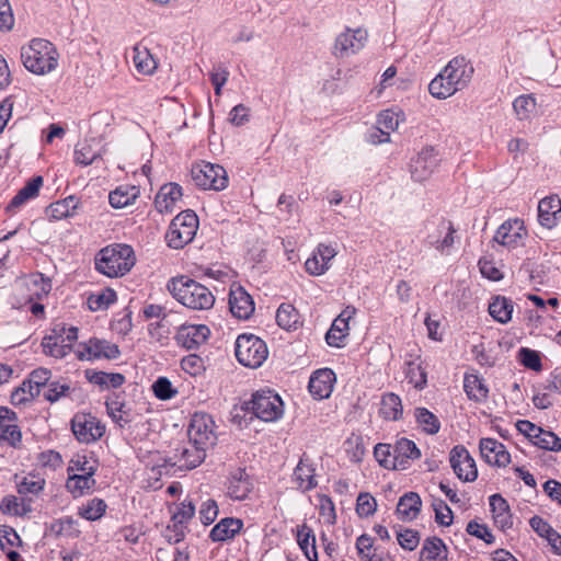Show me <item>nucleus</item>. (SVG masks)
Segmentation results:
<instances>
[{
    "mask_svg": "<svg viewBox=\"0 0 561 561\" xmlns=\"http://www.w3.org/2000/svg\"><path fill=\"white\" fill-rule=\"evenodd\" d=\"M167 288L173 298L192 310H208L215 304V296L203 284L187 276L171 278Z\"/></svg>",
    "mask_w": 561,
    "mask_h": 561,
    "instance_id": "obj_1",
    "label": "nucleus"
},
{
    "mask_svg": "<svg viewBox=\"0 0 561 561\" xmlns=\"http://www.w3.org/2000/svg\"><path fill=\"white\" fill-rule=\"evenodd\" d=\"M59 54L55 46L44 38H34L21 48L23 66L34 75L44 76L58 66Z\"/></svg>",
    "mask_w": 561,
    "mask_h": 561,
    "instance_id": "obj_2",
    "label": "nucleus"
},
{
    "mask_svg": "<svg viewBox=\"0 0 561 561\" xmlns=\"http://www.w3.org/2000/svg\"><path fill=\"white\" fill-rule=\"evenodd\" d=\"M136 256L130 245L115 243L102 249L95 257V268L107 277H119L135 265Z\"/></svg>",
    "mask_w": 561,
    "mask_h": 561,
    "instance_id": "obj_3",
    "label": "nucleus"
},
{
    "mask_svg": "<svg viewBox=\"0 0 561 561\" xmlns=\"http://www.w3.org/2000/svg\"><path fill=\"white\" fill-rule=\"evenodd\" d=\"M198 218L193 210H185L179 214L171 221L165 234L169 247L182 249L190 243L197 231Z\"/></svg>",
    "mask_w": 561,
    "mask_h": 561,
    "instance_id": "obj_4",
    "label": "nucleus"
},
{
    "mask_svg": "<svg viewBox=\"0 0 561 561\" xmlns=\"http://www.w3.org/2000/svg\"><path fill=\"white\" fill-rule=\"evenodd\" d=\"M268 350L263 340L254 334H241L236 341V357L245 367L257 368L267 358Z\"/></svg>",
    "mask_w": 561,
    "mask_h": 561,
    "instance_id": "obj_5",
    "label": "nucleus"
},
{
    "mask_svg": "<svg viewBox=\"0 0 561 561\" xmlns=\"http://www.w3.org/2000/svg\"><path fill=\"white\" fill-rule=\"evenodd\" d=\"M77 339L78 329L76 327L67 328L65 324H57L48 335L44 336L42 347L46 355L62 358L70 353Z\"/></svg>",
    "mask_w": 561,
    "mask_h": 561,
    "instance_id": "obj_6",
    "label": "nucleus"
},
{
    "mask_svg": "<svg viewBox=\"0 0 561 561\" xmlns=\"http://www.w3.org/2000/svg\"><path fill=\"white\" fill-rule=\"evenodd\" d=\"M213 417L203 412L195 413L187 428L188 444L210 449L216 445L217 434Z\"/></svg>",
    "mask_w": 561,
    "mask_h": 561,
    "instance_id": "obj_7",
    "label": "nucleus"
},
{
    "mask_svg": "<svg viewBox=\"0 0 561 561\" xmlns=\"http://www.w3.org/2000/svg\"><path fill=\"white\" fill-rule=\"evenodd\" d=\"M194 183L203 190L221 191L228 185V174L224 167L206 161L195 163L192 168Z\"/></svg>",
    "mask_w": 561,
    "mask_h": 561,
    "instance_id": "obj_8",
    "label": "nucleus"
},
{
    "mask_svg": "<svg viewBox=\"0 0 561 561\" xmlns=\"http://www.w3.org/2000/svg\"><path fill=\"white\" fill-rule=\"evenodd\" d=\"M368 41V32L363 27H345L334 39L332 55L337 59L350 58L358 54Z\"/></svg>",
    "mask_w": 561,
    "mask_h": 561,
    "instance_id": "obj_9",
    "label": "nucleus"
},
{
    "mask_svg": "<svg viewBox=\"0 0 561 561\" xmlns=\"http://www.w3.org/2000/svg\"><path fill=\"white\" fill-rule=\"evenodd\" d=\"M250 404V410L264 422H274L283 415V401L271 390L256 391Z\"/></svg>",
    "mask_w": 561,
    "mask_h": 561,
    "instance_id": "obj_10",
    "label": "nucleus"
},
{
    "mask_svg": "<svg viewBox=\"0 0 561 561\" xmlns=\"http://www.w3.org/2000/svg\"><path fill=\"white\" fill-rule=\"evenodd\" d=\"M71 431L80 443L90 444L104 435L105 425L91 413L78 412L71 420Z\"/></svg>",
    "mask_w": 561,
    "mask_h": 561,
    "instance_id": "obj_11",
    "label": "nucleus"
},
{
    "mask_svg": "<svg viewBox=\"0 0 561 561\" xmlns=\"http://www.w3.org/2000/svg\"><path fill=\"white\" fill-rule=\"evenodd\" d=\"M22 444V432L18 425L16 413L7 407H0V446L14 449Z\"/></svg>",
    "mask_w": 561,
    "mask_h": 561,
    "instance_id": "obj_12",
    "label": "nucleus"
},
{
    "mask_svg": "<svg viewBox=\"0 0 561 561\" xmlns=\"http://www.w3.org/2000/svg\"><path fill=\"white\" fill-rule=\"evenodd\" d=\"M438 165V158L432 147L423 148L411 159L410 173L414 181L423 182L430 179Z\"/></svg>",
    "mask_w": 561,
    "mask_h": 561,
    "instance_id": "obj_13",
    "label": "nucleus"
},
{
    "mask_svg": "<svg viewBox=\"0 0 561 561\" xmlns=\"http://www.w3.org/2000/svg\"><path fill=\"white\" fill-rule=\"evenodd\" d=\"M450 466L456 476L466 482H472L478 477V470L473 458L462 446H455L450 451Z\"/></svg>",
    "mask_w": 561,
    "mask_h": 561,
    "instance_id": "obj_14",
    "label": "nucleus"
},
{
    "mask_svg": "<svg viewBox=\"0 0 561 561\" xmlns=\"http://www.w3.org/2000/svg\"><path fill=\"white\" fill-rule=\"evenodd\" d=\"M442 70L457 91L468 87L474 72L471 62L462 56L453 58Z\"/></svg>",
    "mask_w": 561,
    "mask_h": 561,
    "instance_id": "obj_15",
    "label": "nucleus"
},
{
    "mask_svg": "<svg viewBox=\"0 0 561 561\" xmlns=\"http://www.w3.org/2000/svg\"><path fill=\"white\" fill-rule=\"evenodd\" d=\"M118 355L119 348L116 344L100 339H90L88 342L81 343L78 350V357L80 359H114Z\"/></svg>",
    "mask_w": 561,
    "mask_h": 561,
    "instance_id": "obj_16",
    "label": "nucleus"
},
{
    "mask_svg": "<svg viewBox=\"0 0 561 561\" xmlns=\"http://www.w3.org/2000/svg\"><path fill=\"white\" fill-rule=\"evenodd\" d=\"M456 229L449 220H442L436 229L428 233L427 243L442 254H449L455 243Z\"/></svg>",
    "mask_w": 561,
    "mask_h": 561,
    "instance_id": "obj_17",
    "label": "nucleus"
},
{
    "mask_svg": "<svg viewBox=\"0 0 561 561\" xmlns=\"http://www.w3.org/2000/svg\"><path fill=\"white\" fill-rule=\"evenodd\" d=\"M210 334V330L205 324H182L176 333L179 344L187 350H194L204 344Z\"/></svg>",
    "mask_w": 561,
    "mask_h": 561,
    "instance_id": "obj_18",
    "label": "nucleus"
},
{
    "mask_svg": "<svg viewBox=\"0 0 561 561\" xmlns=\"http://www.w3.org/2000/svg\"><path fill=\"white\" fill-rule=\"evenodd\" d=\"M336 376L330 368H322L314 371L309 380V391L314 399L322 400L331 396Z\"/></svg>",
    "mask_w": 561,
    "mask_h": 561,
    "instance_id": "obj_19",
    "label": "nucleus"
},
{
    "mask_svg": "<svg viewBox=\"0 0 561 561\" xmlns=\"http://www.w3.org/2000/svg\"><path fill=\"white\" fill-rule=\"evenodd\" d=\"M332 245L320 243L305 263L306 271L313 276H320L330 268V262L336 255Z\"/></svg>",
    "mask_w": 561,
    "mask_h": 561,
    "instance_id": "obj_20",
    "label": "nucleus"
},
{
    "mask_svg": "<svg viewBox=\"0 0 561 561\" xmlns=\"http://www.w3.org/2000/svg\"><path fill=\"white\" fill-rule=\"evenodd\" d=\"M479 447L481 457L489 465L505 467L511 462V455L506 447L494 438H482Z\"/></svg>",
    "mask_w": 561,
    "mask_h": 561,
    "instance_id": "obj_21",
    "label": "nucleus"
},
{
    "mask_svg": "<svg viewBox=\"0 0 561 561\" xmlns=\"http://www.w3.org/2000/svg\"><path fill=\"white\" fill-rule=\"evenodd\" d=\"M253 490V482L244 469H237L227 480V495L233 501H243Z\"/></svg>",
    "mask_w": 561,
    "mask_h": 561,
    "instance_id": "obj_22",
    "label": "nucleus"
},
{
    "mask_svg": "<svg viewBox=\"0 0 561 561\" xmlns=\"http://www.w3.org/2000/svg\"><path fill=\"white\" fill-rule=\"evenodd\" d=\"M229 308L236 318L245 320L253 313L254 302L243 287L233 285L229 293Z\"/></svg>",
    "mask_w": 561,
    "mask_h": 561,
    "instance_id": "obj_23",
    "label": "nucleus"
},
{
    "mask_svg": "<svg viewBox=\"0 0 561 561\" xmlns=\"http://www.w3.org/2000/svg\"><path fill=\"white\" fill-rule=\"evenodd\" d=\"M526 234L524 221L520 219L507 220L502 224L494 234V241L497 243L514 248Z\"/></svg>",
    "mask_w": 561,
    "mask_h": 561,
    "instance_id": "obj_24",
    "label": "nucleus"
},
{
    "mask_svg": "<svg viewBox=\"0 0 561 561\" xmlns=\"http://www.w3.org/2000/svg\"><path fill=\"white\" fill-rule=\"evenodd\" d=\"M404 121V114L400 110L389 108L379 113L377 124L379 131L383 136L381 139H375L371 136L373 144H385L390 141V133L394 131L401 122Z\"/></svg>",
    "mask_w": 561,
    "mask_h": 561,
    "instance_id": "obj_25",
    "label": "nucleus"
},
{
    "mask_svg": "<svg viewBox=\"0 0 561 561\" xmlns=\"http://www.w3.org/2000/svg\"><path fill=\"white\" fill-rule=\"evenodd\" d=\"M393 451L397 470L408 469L413 460L421 457V451L415 443L404 437L396 442Z\"/></svg>",
    "mask_w": 561,
    "mask_h": 561,
    "instance_id": "obj_26",
    "label": "nucleus"
},
{
    "mask_svg": "<svg viewBox=\"0 0 561 561\" xmlns=\"http://www.w3.org/2000/svg\"><path fill=\"white\" fill-rule=\"evenodd\" d=\"M561 213V199L557 195L542 198L538 204L539 224L552 229L557 225V216Z\"/></svg>",
    "mask_w": 561,
    "mask_h": 561,
    "instance_id": "obj_27",
    "label": "nucleus"
},
{
    "mask_svg": "<svg viewBox=\"0 0 561 561\" xmlns=\"http://www.w3.org/2000/svg\"><path fill=\"white\" fill-rule=\"evenodd\" d=\"M181 197L182 187L179 184H164L154 198L156 208L159 213H172Z\"/></svg>",
    "mask_w": 561,
    "mask_h": 561,
    "instance_id": "obj_28",
    "label": "nucleus"
},
{
    "mask_svg": "<svg viewBox=\"0 0 561 561\" xmlns=\"http://www.w3.org/2000/svg\"><path fill=\"white\" fill-rule=\"evenodd\" d=\"M207 449L201 446H188L183 447L180 454L175 455V461L171 462L170 466H179L180 469L192 470L198 467L206 457Z\"/></svg>",
    "mask_w": 561,
    "mask_h": 561,
    "instance_id": "obj_29",
    "label": "nucleus"
},
{
    "mask_svg": "<svg viewBox=\"0 0 561 561\" xmlns=\"http://www.w3.org/2000/svg\"><path fill=\"white\" fill-rule=\"evenodd\" d=\"M489 502L495 525L501 530L512 528L513 518L507 501L500 494H493L490 496Z\"/></svg>",
    "mask_w": 561,
    "mask_h": 561,
    "instance_id": "obj_30",
    "label": "nucleus"
},
{
    "mask_svg": "<svg viewBox=\"0 0 561 561\" xmlns=\"http://www.w3.org/2000/svg\"><path fill=\"white\" fill-rule=\"evenodd\" d=\"M195 506L188 502H182L176 512L173 513L172 520L176 527V536H168V541L178 543L184 539L186 523L194 516Z\"/></svg>",
    "mask_w": 561,
    "mask_h": 561,
    "instance_id": "obj_31",
    "label": "nucleus"
},
{
    "mask_svg": "<svg viewBox=\"0 0 561 561\" xmlns=\"http://www.w3.org/2000/svg\"><path fill=\"white\" fill-rule=\"evenodd\" d=\"M43 182V178L39 175L31 179L11 199L10 204L7 206V210L15 211L28 201L34 199L38 195Z\"/></svg>",
    "mask_w": 561,
    "mask_h": 561,
    "instance_id": "obj_32",
    "label": "nucleus"
},
{
    "mask_svg": "<svg viewBox=\"0 0 561 561\" xmlns=\"http://www.w3.org/2000/svg\"><path fill=\"white\" fill-rule=\"evenodd\" d=\"M243 523L239 518L226 517L216 524L209 533V538L215 541H226L233 538L242 528Z\"/></svg>",
    "mask_w": 561,
    "mask_h": 561,
    "instance_id": "obj_33",
    "label": "nucleus"
},
{
    "mask_svg": "<svg viewBox=\"0 0 561 561\" xmlns=\"http://www.w3.org/2000/svg\"><path fill=\"white\" fill-rule=\"evenodd\" d=\"M139 195L138 186L124 184L110 193L108 202L112 207L119 209L133 205Z\"/></svg>",
    "mask_w": 561,
    "mask_h": 561,
    "instance_id": "obj_34",
    "label": "nucleus"
},
{
    "mask_svg": "<svg viewBox=\"0 0 561 561\" xmlns=\"http://www.w3.org/2000/svg\"><path fill=\"white\" fill-rule=\"evenodd\" d=\"M98 470V460L92 454H75L70 459L67 473L94 476Z\"/></svg>",
    "mask_w": 561,
    "mask_h": 561,
    "instance_id": "obj_35",
    "label": "nucleus"
},
{
    "mask_svg": "<svg viewBox=\"0 0 561 561\" xmlns=\"http://www.w3.org/2000/svg\"><path fill=\"white\" fill-rule=\"evenodd\" d=\"M422 501L417 493L410 492L400 497L397 514L402 520L414 519L421 511Z\"/></svg>",
    "mask_w": 561,
    "mask_h": 561,
    "instance_id": "obj_36",
    "label": "nucleus"
},
{
    "mask_svg": "<svg viewBox=\"0 0 561 561\" xmlns=\"http://www.w3.org/2000/svg\"><path fill=\"white\" fill-rule=\"evenodd\" d=\"M420 561H447V548L443 540L426 538L420 551Z\"/></svg>",
    "mask_w": 561,
    "mask_h": 561,
    "instance_id": "obj_37",
    "label": "nucleus"
},
{
    "mask_svg": "<svg viewBox=\"0 0 561 561\" xmlns=\"http://www.w3.org/2000/svg\"><path fill=\"white\" fill-rule=\"evenodd\" d=\"M95 486L94 476L68 473L66 489L73 497L83 496Z\"/></svg>",
    "mask_w": 561,
    "mask_h": 561,
    "instance_id": "obj_38",
    "label": "nucleus"
},
{
    "mask_svg": "<svg viewBox=\"0 0 561 561\" xmlns=\"http://www.w3.org/2000/svg\"><path fill=\"white\" fill-rule=\"evenodd\" d=\"M98 144L99 142L94 138L79 142L76 146L73 153L75 162L77 164L87 167L92 164L96 159L101 158L102 151L100 149H95Z\"/></svg>",
    "mask_w": 561,
    "mask_h": 561,
    "instance_id": "obj_39",
    "label": "nucleus"
},
{
    "mask_svg": "<svg viewBox=\"0 0 561 561\" xmlns=\"http://www.w3.org/2000/svg\"><path fill=\"white\" fill-rule=\"evenodd\" d=\"M297 542L309 561H318V552L316 548V536L312 529L302 524L297 527Z\"/></svg>",
    "mask_w": 561,
    "mask_h": 561,
    "instance_id": "obj_40",
    "label": "nucleus"
},
{
    "mask_svg": "<svg viewBox=\"0 0 561 561\" xmlns=\"http://www.w3.org/2000/svg\"><path fill=\"white\" fill-rule=\"evenodd\" d=\"M463 389L468 398L477 402H484L489 396V389L478 375L468 374L463 379Z\"/></svg>",
    "mask_w": 561,
    "mask_h": 561,
    "instance_id": "obj_41",
    "label": "nucleus"
},
{
    "mask_svg": "<svg viewBox=\"0 0 561 561\" xmlns=\"http://www.w3.org/2000/svg\"><path fill=\"white\" fill-rule=\"evenodd\" d=\"M46 480L39 473L30 472L18 483L16 490L20 495H38L45 488Z\"/></svg>",
    "mask_w": 561,
    "mask_h": 561,
    "instance_id": "obj_42",
    "label": "nucleus"
},
{
    "mask_svg": "<svg viewBox=\"0 0 561 561\" xmlns=\"http://www.w3.org/2000/svg\"><path fill=\"white\" fill-rule=\"evenodd\" d=\"M293 479L297 488L301 491H309L317 485L314 469L311 465L305 462L304 459H301L295 468Z\"/></svg>",
    "mask_w": 561,
    "mask_h": 561,
    "instance_id": "obj_43",
    "label": "nucleus"
},
{
    "mask_svg": "<svg viewBox=\"0 0 561 561\" xmlns=\"http://www.w3.org/2000/svg\"><path fill=\"white\" fill-rule=\"evenodd\" d=\"M513 302L506 297L496 296L489 305L490 316L500 323H507L512 319Z\"/></svg>",
    "mask_w": 561,
    "mask_h": 561,
    "instance_id": "obj_44",
    "label": "nucleus"
},
{
    "mask_svg": "<svg viewBox=\"0 0 561 561\" xmlns=\"http://www.w3.org/2000/svg\"><path fill=\"white\" fill-rule=\"evenodd\" d=\"M428 91L438 100H445L458 92L443 70L431 81Z\"/></svg>",
    "mask_w": 561,
    "mask_h": 561,
    "instance_id": "obj_45",
    "label": "nucleus"
},
{
    "mask_svg": "<svg viewBox=\"0 0 561 561\" xmlns=\"http://www.w3.org/2000/svg\"><path fill=\"white\" fill-rule=\"evenodd\" d=\"M133 60L137 71L142 75H152L157 69V62L146 47L135 46Z\"/></svg>",
    "mask_w": 561,
    "mask_h": 561,
    "instance_id": "obj_46",
    "label": "nucleus"
},
{
    "mask_svg": "<svg viewBox=\"0 0 561 561\" xmlns=\"http://www.w3.org/2000/svg\"><path fill=\"white\" fill-rule=\"evenodd\" d=\"M380 415L385 420L397 421L402 415L401 399L394 393H387L382 397Z\"/></svg>",
    "mask_w": 561,
    "mask_h": 561,
    "instance_id": "obj_47",
    "label": "nucleus"
},
{
    "mask_svg": "<svg viewBox=\"0 0 561 561\" xmlns=\"http://www.w3.org/2000/svg\"><path fill=\"white\" fill-rule=\"evenodd\" d=\"M299 318V312L290 304H282L276 312L277 324L287 331L297 328Z\"/></svg>",
    "mask_w": 561,
    "mask_h": 561,
    "instance_id": "obj_48",
    "label": "nucleus"
},
{
    "mask_svg": "<svg viewBox=\"0 0 561 561\" xmlns=\"http://www.w3.org/2000/svg\"><path fill=\"white\" fill-rule=\"evenodd\" d=\"M75 389L67 382L50 380L43 391V397L50 403L58 402L62 398L71 397Z\"/></svg>",
    "mask_w": 561,
    "mask_h": 561,
    "instance_id": "obj_49",
    "label": "nucleus"
},
{
    "mask_svg": "<svg viewBox=\"0 0 561 561\" xmlns=\"http://www.w3.org/2000/svg\"><path fill=\"white\" fill-rule=\"evenodd\" d=\"M0 511L3 514L22 517L31 512V505L14 495H7L0 502Z\"/></svg>",
    "mask_w": 561,
    "mask_h": 561,
    "instance_id": "obj_50",
    "label": "nucleus"
},
{
    "mask_svg": "<svg viewBox=\"0 0 561 561\" xmlns=\"http://www.w3.org/2000/svg\"><path fill=\"white\" fill-rule=\"evenodd\" d=\"M51 379V371L47 368L39 367L34 369L28 378L24 380V386L30 388V391L33 390V393L39 396L42 393V389L49 383Z\"/></svg>",
    "mask_w": 561,
    "mask_h": 561,
    "instance_id": "obj_51",
    "label": "nucleus"
},
{
    "mask_svg": "<svg viewBox=\"0 0 561 561\" xmlns=\"http://www.w3.org/2000/svg\"><path fill=\"white\" fill-rule=\"evenodd\" d=\"M348 324L343 319L335 318L331 328L325 334V341L330 346L341 347L344 339L348 335Z\"/></svg>",
    "mask_w": 561,
    "mask_h": 561,
    "instance_id": "obj_52",
    "label": "nucleus"
},
{
    "mask_svg": "<svg viewBox=\"0 0 561 561\" xmlns=\"http://www.w3.org/2000/svg\"><path fill=\"white\" fill-rule=\"evenodd\" d=\"M76 209V202L72 196L65 198L62 201H58L53 203L47 208V215L49 218L54 220H60L73 215V210Z\"/></svg>",
    "mask_w": 561,
    "mask_h": 561,
    "instance_id": "obj_53",
    "label": "nucleus"
},
{
    "mask_svg": "<svg viewBox=\"0 0 561 561\" xmlns=\"http://www.w3.org/2000/svg\"><path fill=\"white\" fill-rule=\"evenodd\" d=\"M415 417L419 425L427 434H436L440 428L437 416L425 408H417L415 410Z\"/></svg>",
    "mask_w": 561,
    "mask_h": 561,
    "instance_id": "obj_54",
    "label": "nucleus"
},
{
    "mask_svg": "<svg viewBox=\"0 0 561 561\" xmlns=\"http://www.w3.org/2000/svg\"><path fill=\"white\" fill-rule=\"evenodd\" d=\"M116 293L111 288L102 289L88 298V306L92 311L103 310L116 301Z\"/></svg>",
    "mask_w": 561,
    "mask_h": 561,
    "instance_id": "obj_55",
    "label": "nucleus"
},
{
    "mask_svg": "<svg viewBox=\"0 0 561 561\" xmlns=\"http://www.w3.org/2000/svg\"><path fill=\"white\" fill-rule=\"evenodd\" d=\"M106 507L103 500L95 497L79 507V515L88 520H96L105 514Z\"/></svg>",
    "mask_w": 561,
    "mask_h": 561,
    "instance_id": "obj_56",
    "label": "nucleus"
},
{
    "mask_svg": "<svg viewBox=\"0 0 561 561\" xmlns=\"http://www.w3.org/2000/svg\"><path fill=\"white\" fill-rule=\"evenodd\" d=\"M374 456L378 463L385 469L397 470L393 446L379 443L374 448Z\"/></svg>",
    "mask_w": 561,
    "mask_h": 561,
    "instance_id": "obj_57",
    "label": "nucleus"
},
{
    "mask_svg": "<svg viewBox=\"0 0 561 561\" xmlns=\"http://www.w3.org/2000/svg\"><path fill=\"white\" fill-rule=\"evenodd\" d=\"M106 410L113 422L119 427H124L131 421L130 413L125 410V405L117 400L106 402Z\"/></svg>",
    "mask_w": 561,
    "mask_h": 561,
    "instance_id": "obj_58",
    "label": "nucleus"
},
{
    "mask_svg": "<svg viewBox=\"0 0 561 561\" xmlns=\"http://www.w3.org/2000/svg\"><path fill=\"white\" fill-rule=\"evenodd\" d=\"M513 107L519 119H527L536 110V100L531 95H520L513 102Z\"/></svg>",
    "mask_w": 561,
    "mask_h": 561,
    "instance_id": "obj_59",
    "label": "nucleus"
},
{
    "mask_svg": "<svg viewBox=\"0 0 561 561\" xmlns=\"http://www.w3.org/2000/svg\"><path fill=\"white\" fill-rule=\"evenodd\" d=\"M405 376L409 382L417 389H423L427 382L426 373L422 368L421 363L409 362L407 364Z\"/></svg>",
    "mask_w": 561,
    "mask_h": 561,
    "instance_id": "obj_60",
    "label": "nucleus"
},
{
    "mask_svg": "<svg viewBox=\"0 0 561 561\" xmlns=\"http://www.w3.org/2000/svg\"><path fill=\"white\" fill-rule=\"evenodd\" d=\"M377 510V501L369 493H359L356 500V513L359 517H369Z\"/></svg>",
    "mask_w": 561,
    "mask_h": 561,
    "instance_id": "obj_61",
    "label": "nucleus"
},
{
    "mask_svg": "<svg viewBox=\"0 0 561 561\" xmlns=\"http://www.w3.org/2000/svg\"><path fill=\"white\" fill-rule=\"evenodd\" d=\"M356 549L360 558L365 561H379L378 556L373 547V539L367 535L357 538Z\"/></svg>",
    "mask_w": 561,
    "mask_h": 561,
    "instance_id": "obj_62",
    "label": "nucleus"
},
{
    "mask_svg": "<svg viewBox=\"0 0 561 561\" xmlns=\"http://www.w3.org/2000/svg\"><path fill=\"white\" fill-rule=\"evenodd\" d=\"M534 444L540 448L548 450H560L561 449V439L553 434L552 432L541 430V433L538 434Z\"/></svg>",
    "mask_w": 561,
    "mask_h": 561,
    "instance_id": "obj_63",
    "label": "nucleus"
},
{
    "mask_svg": "<svg viewBox=\"0 0 561 561\" xmlns=\"http://www.w3.org/2000/svg\"><path fill=\"white\" fill-rule=\"evenodd\" d=\"M154 396L160 400H169L176 394L171 381L165 377H159L152 385Z\"/></svg>",
    "mask_w": 561,
    "mask_h": 561,
    "instance_id": "obj_64",
    "label": "nucleus"
}]
</instances>
